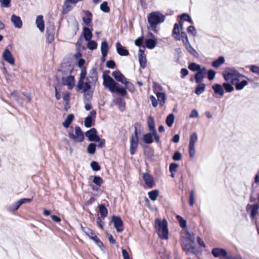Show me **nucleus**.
<instances>
[{
    "label": "nucleus",
    "instance_id": "nucleus-8",
    "mask_svg": "<svg viewBox=\"0 0 259 259\" xmlns=\"http://www.w3.org/2000/svg\"><path fill=\"white\" fill-rule=\"evenodd\" d=\"M31 198H22L9 206L8 210L9 211H14L19 209L21 205L26 203H29L32 201Z\"/></svg>",
    "mask_w": 259,
    "mask_h": 259
},
{
    "label": "nucleus",
    "instance_id": "nucleus-11",
    "mask_svg": "<svg viewBox=\"0 0 259 259\" xmlns=\"http://www.w3.org/2000/svg\"><path fill=\"white\" fill-rule=\"evenodd\" d=\"M85 136L90 142H95L99 140V136L97 134V131L95 128H92L85 133Z\"/></svg>",
    "mask_w": 259,
    "mask_h": 259
},
{
    "label": "nucleus",
    "instance_id": "nucleus-20",
    "mask_svg": "<svg viewBox=\"0 0 259 259\" xmlns=\"http://www.w3.org/2000/svg\"><path fill=\"white\" fill-rule=\"evenodd\" d=\"M116 48L117 53L122 56H126L129 55L128 51L124 47H123L121 44L117 42L116 44Z\"/></svg>",
    "mask_w": 259,
    "mask_h": 259
},
{
    "label": "nucleus",
    "instance_id": "nucleus-50",
    "mask_svg": "<svg viewBox=\"0 0 259 259\" xmlns=\"http://www.w3.org/2000/svg\"><path fill=\"white\" fill-rule=\"evenodd\" d=\"M96 145L94 143H90L87 148V151L91 154H93L96 151Z\"/></svg>",
    "mask_w": 259,
    "mask_h": 259
},
{
    "label": "nucleus",
    "instance_id": "nucleus-64",
    "mask_svg": "<svg viewBox=\"0 0 259 259\" xmlns=\"http://www.w3.org/2000/svg\"><path fill=\"white\" fill-rule=\"evenodd\" d=\"M106 66L107 68L113 69L115 67V63L113 60H108L106 62Z\"/></svg>",
    "mask_w": 259,
    "mask_h": 259
},
{
    "label": "nucleus",
    "instance_id": "nucleus-44",
    "mask_svg": "<svg viewBox=\"0 0 259 259\" xmlns=\"http://www.w3.org/2000/svg\"><path fill=\"white\" fill-rule=\"evenodd\" d=\"M99 212L102 217L105 218L107 215L108 210L104 204L99 205Z\"/></svg>",
    "mask_w": 259,
    "mask_h": 259
},
{
    "label": "nucleus",
    "instance_id": "nucleus-60",
    "mask_svg": "<svg viewBox=\"0 0 259 259\" xmlns=\"http://www.w3.org/2000/svg\"><path fill=\"white\" fill-rule=\"evenodd\" d=\"M187 32L191 33L193 36H195L197 34V31L194 26L191 25L188 27Z\"/></svg>",
    "mask_w": 259,
    "mask_h": 259
},
{
    "label": "nucleus",
    "instance_id": "nucleus-40",
    "mask_svg": "<svg viewBox=\"0 0 259 259\" xmlns=\"http://www.w3.org/2000/svg\"><path fill=\"white\" fill-rule=\"evenodd\" d=\"M172 33L174 35H176L175 38L176 39L178 40H180V31H179V26L178 24L175 23L174 24V29L172 30Z\"/></svg>",
    "mask_w": 259,
    "mask_h": 259
},
{
    "label": "nucleus",
    "instance_id": "nucleus-31",
    "mask_svg": "<svg viewBox=\"0 0 259 259\" xmlns=\"http://www.w3.org/2000/svg\"><path fill=\"white\" fill-rule=\"evenodd\" d=\"M143 142L147 144H150L153 142L152 138V132L144 135L143 137Z\"/></svg>",
    "mask_w": 259,
    "mask_h": 259
},
{
    "label": "nucleus",
    "instance_id": "nucleus-48",
    "mask_svg": "<svg viewBox=\"0 0 259 259\" xmlns=\"http://www.w3.org/2000/svg\"><path fill=\"white\" fill-rule=\"evenodd\" d=\"M139 57V61L140 63V67L144 69L146 67V56H138Z\"/></svg>",
    "mask_w": 259,
    "mask_h": 259
},
{
    "label": "nucleus",
    "instance_id": "nucleus-47",
    "mask_svg": "<svg viewBox=\"0 0 259 259\" xmlns=\"http://www.w3.org/2000/svg\"><path fill=\"white\" fill-rule=\"evenodd\" d=\"M88 41L87 44V48L90 50H94L97 48V43L94 41L90 39L87 40Z\"/></svg>",
    "mask_w": 259,
    "mask_h": 259
},
{
    "label": "nucleus",
    "instance_id": "nucleus-2",
    "mask_svg": "<svg viewBox=\"0 0 259 259\" xmlns=\"http://www.w3.org/2000/svg\"><path fill=\"white\" fill-rule=\"evenodd\" d=\"M165 19V16L159 11L152 12L147 16V21L149 25L147 28L155 32H157V26L163 23Z\"/></svg>",
    "mask_w": 259,
    "mask_h": 259
},
{
    "label": "nucleus",
    "instance_id": "nucleus-14",
    "mask_svg": "<svg viewBox=\"0 0 259 259\" xmlns=\"http://www.w3.org/2000/svg\"><path fill=\"white\" fill-rule=\"evenodd\" d=\"M259 209L258 204H255L253 205L248 204L246 206L247 211L250 213V217L251 219H254L258 213V210Z\"/></svg>",
    "mask_w": 259,
    "mask_h": 259
},
{
    "label": "nucleus",
    "instance_id": "nucleus-52",
    "mask_svg": "<svg viewBox=\"0 0 259 259\" xmlns=\"http://www.w3.org/2000/svg\"><path fill=\"white\" fill-rule=\"evenodd\" d=\"M100 9L105 13H108L110 11V8L108 6L107 2H104L100 5Z\"/></svg>",
    "mask_w": 259,
    "mask_h": 259
},
{
    "label": "nucleus",
    "instance_id": "nucleus-10",
    "mask_svg": "<svg viewBox=\"0 0 259 259\" xmlns=\"http://www.w3.org/2000/svg\"><path fill=\"white\" fill-rule=\"evenodd\" d=\"M112 222L117 232H121L123 230V224L121 219L118 216L114 215L112 217Z\"/></svg>",
    "mask_w": 259,
    "mask_h": 259
},
{
    "label": "nucleus",
    "instance_id": "nucleus-61",
    "mask_svg": "<svg viewBox=\"0 0 259 259\" xmlns=\"http://www.w3.org/2000/svg\"><path fill=\"white\" fill-rule=\"evenodd\" d=\"M189 154L191 158H193L195 155L196 151L195 146H188Z\"/></svg>",
    "mask_w": 259,
    "mask_h": 259
},
{
    "label": "nucleus",
    "instance_id": "nucleus-32",
    "mask_svg": "<svg viewBox=\"0 0 259 259\" xmlns=\"http://www.w3.org/2000/svg\"><path fill=\"white\" fill-rule=\"evenodd\" d=\"M198 84L195 88V93L196 95H200L204 91L205 84L201 82Z\"/></svg>",
    "mask_w": 259,
    "mask_h": 259
},
{
    "label": "nucleus",
    "instance_id": "nucleus-35",
    "mask_svg": "<svg viewBox=\"0 0 259 259\" xmlns=\"http://www.w3.org/2000/svg\"><path fill=\"white\" fill-rule=\"evenodd\" d=\"M188 52L192 55L194 57H197L198 56V53L197 51L192 47L190 43L187 44L185 45Z\"/></svg>",
    "mask_w": 259,
    "mask_h": 259
},
{
    "label": "nucleus",
    "instance_id": "nucleus-21",
    "mask_svg": "<svg viewBox=\"0 0 259 259\" xmlns=\"http://www.w3.org/2000/svg\"><path fill=\"white\" fill-rule=\"evenodd\" d=\"M35 23L37 27L38 28L40 32H43L45 29V24L42 15H38L36 17Z\"/></svg>",
    "mask_w": 259,
    "mask_h": 259
},
{
    "label": "nucleus",
    "instance_id": "nucleus-5",
    "mask_svg": "<svg viewBox=\"0 0 259 259\" xmlns=\"http://www.w3.org/2000/svg\"><path fill=\"white\" fill-rule=\"evenodd\" d=\"M155 224L156 232L159 237L162 239H167L168 235L167 221L165 219H163L162 221L159 219H156Z\"/></svg>",
    "mask_w": 259,
    "mask_h": 259
},
{
    "label": "nucleus",
    "instance_id": "nucleus-59",
    "mask_svg": "<svg viewBox=\"0 0 259 259\" xmlns=\"http://www.w3.org/2000/svg\"><path fill=\"white\" fill-rule=\"evenodd\" d=\"M47 41L48 43L50 44L54 40V34L52 32H50L49 30H47Z\"/></svg>",
    "mask_w": 259,
    "mask_h": 259
},
{
    "label": "nucleus",
    "instance_id": "nucleus-12",
    "mask_svg": "<svg viewBox=\"0 0 259 259\" xmlns=\"http://www.w3.org/2000/svg\"><path fill=\"white\" fill-rule=\"evenodd\" d=\"M82 1L83 0H65L63 5V13L66 14L71 11V7L70 4H73L75 6L78 2Z\"/></svg>",
    "mask_w": 259,
    "mask_h": 259
},
{
    "label": "nucleus",
    "instance_id": "nucleus-45",
    "mask_svg": "<svg viewBox=\"0 0 259 259\" xmlns=\"http://www.w3.org/2000/svg\"><path fill=\"white\" fill-rule=\"evenodd\" d=\"M148 196L150 199L152 201H155L157 199L158 195V191L157 190H154L148 192Z\"/></svg>",
    "mask_w": 259,
    "mask_h": 259
},
{
    "label": "nucleus",
    "instance_id": "nucleus-51",
    "mask_svg": "<svg viewBox=\"0 0 259 259\" xmlns=\"http://www.w3.org/2000/svg\"><path fill=\"white\" fill-rule=\"evenodd\" d=\"M232 84V83L224 82L223 83V87L226 92L230 93L234 90V88Z\"/></svg>",
    "mask_w": 259,
    "mask_h": 259
},
{
    "label": "nucleus",
    "instance_id": "nucleus-33",
    "mask_svg": "<svg viewBox=\"0 0 259 259\" xmlns=\"http://www.w3.org/2000/svg\"><path fill=\"white\" fill-rule=\"evenodd\" d=\"M81 229L84 233L91 239L92 237H94V235H95L94 232L88 227L81 226Z\"/></svg>",
    "mask_w": 259,
    "mask_h": 259
},
{
    "label": "nucleus",
    "instance_id": "nucleus-18",
    "mask_svg": "<svg viewBox=\"0 0 259 259\" xmlns=\"http://www.w3.org/2000/svg\"><path fill=\"white\" fill-rule=\"evenodd\" d=\"M11 21L14 24V26L15 28L18 29H20L22 28L23 23L20 17L15 14H13L11 16Z\"/></svg>",
    "mask_w": 259,
    "mask_h": 259
},
{
    "label": "nucleus",
    "instance_id": "nucleus-38",
    "mask_svg": "<svg viewBox=\"0 0 259 259\" xmlns=\"http://www.w3.org/2000/svg\"><path fill=\"white\" fill-rule=\"evenodd\" d=\"M85 14L86 15V17H84L82 18L83 22L87 25H88L90 24L92 21V13L89 11H86L85 12Z\"/></svg>",
    "mask_w": 259,
    "mask_h": 259
},
{
    "label": "nucleus",
    "instance_id": "nucleus-1",
    "mask_svg": "<svg viewBox=\"0 0 259 259\" xmlns=\"http://www.w3.org/2000/svg\"><path fill=\"white\" fill-rule=\"evenodd\" d=\"M87 72L85 68L81 70L80 76L76 86L78 91H81L83 93L94 92L90 91L92 87H95L98 80L97 72L95 68H93L89 72V75L85 78Z\"/></svg>",
    "mask_w": 259,
    "mask_h": 259
},
{
    "label": "nucleus",
    "instance_id": "nucleus-3",
    "mask_svg": "<svg viewBox=\"0 0 259 259\" xmlns=\"http://www.w3.org/2000/svg\"><path fill=\"white\" fill-rule=\"evenodd\" d=\"M103 85L112 93H117L121 96H125L127 94L125 88H119L117 83L109 75L103 74Z\"/></svg>",
    "mask_w": 259,
    "mask_h": 259
},
{
    "label": "nucleus",
    "instance_id": "nucleus-41",
    "mask_svg": "<svg viewBox=\"0 0 259 259\" xmlns=\"http://www.w3.org/2000/svg\"><path fill=\"white\" fill-rule=\"evenodd\" d=\"M101 51L102 55H105L107 54L108 51V45L106 40L101 42Z\"/></svg>",
    "mask_w": 259,
    "mask_h": 259
},
{
    "label": "nucleus",
    "instance_id": "nucleus-6",
    "mask_svg": "<svg viewBox=\"0 0 259 259\" xmlns=\"http://www.w3.org/2000/svg\"><path fill=\"white\" fill-rule=\"evenodd\" d=\"M138 130L137 127L135 126L134 133L132 135L130 139V151L131 155H134L135 153L136 150L138 147Z\"/></svg>",
    "mask_w": 259,
    "mask_h": 259
},
{
    "label": "nucleus",
    "instance_id": "nucleus-30",
    "mask_svg": "<svg viewBox=\"0 0 259 259\" xmlns=\"http://www.w3.org/2000/svg\"><path fill=\"white\" fill-rule=\"evenodd\" d=\"M74 117V116L73 114H69V115H68L67 118L65 119L64 121L62 123L63 126L65 128H68L70 126L72 121H73Z\"/></svg>",
    "mask_w": 259,
    "mask_h": 259
},
{
    "label": "nucleus",
    "instance_id": "nucleus-7",
    "mask_svg": "<svg viewBox=\"0 0 259 259\" xmlns=\"http://www.w3.org/2000/svg\"><path fill=\"white\" fill-rule=\"evenodd\" d=\"M68 137L71 139L79 143L82 142L84 140L83 133L78 126H76L75 128V135L72 132H70L68 133Z\"/></svg>",
    "mask_w": 259,
    "mask_h": 259
},
{
    "label": "nucleus",
    "instance_id": "nucleus-55",
    "mask_svg": "<svg viewBox=\"0 0 259 259\" xmlns=\"http://www.w3.org/2000/svg\"><path fill=\"white\" fill-rule=\"evenodd\" d=\"M93 182L94 183L96 184L97 186H101L103 183V180L100 177L95 176L94 177Z\"/></svg>",
    "mask_w": 259,
    "mask_h": 259
},
{
    "label": "nucleus",
    "instance_id": "nucleus-53",
    "mask_svg": "<svg viewBox=\"0 0 259 259\" xmlns=\"http://www.w3.org/2000/svg\"><path fill=\"white\" fill-rule=\"evenodd\" d=\"M116 103L118 105L119 109L123 111L125 109V103L123 102L121 98H118L116 100Z\"/></svg>",
    "mask_w": 259,
    "mask_h": 259
},
{
    "label": "nucleus",
    "instance_id": "nucleus-24",
    "mask_svg": "<svg viewBox=\"0 0 259 259\" xmlns=\"http://www.w3.org/2000/svg\"><path fill=\"white\" fill-rule=\"evenodd\" d=\"M10 96H12L14 99L15 100L18 104L22 105L24 99L22 97L23 95H22V93L20 94L17 91H14L11 93Z\"/></svg>",
    "mask_w": 259,
    "mask_h": 259
},
{
    "label": "nucleus",
    "instance_id": "nucleus-58",
    "mask_svg": "<svg viewBox=\"0 0 259 259\" xmlns=\"http://www.w3.org/2000/svg\"><path fill=\"white\" fill-rule=\"evenodd\" d=\"M215 71L212 69H209L207 71V78L209 80H212L214 78Z\"/></svg>",
    "mask_w": 259,
    "mask_h": 259
},
{
    "label": "nucleus",
    "instance_id": "nucleus-27",
    "mask_svg": "<svg viewBox=\"0 0 259 259\" xmlns=\"http://www.w3.org/2000/svg\"><path fill=\"white\" fill-rule=\"evenodd\" d=\"M147 125L149 130L151 132L156 131L154 118L151 116H149L148 118Z\"/></svg>",
    "mask_w": 259,
    "mask_h": 259
},
{
    "label": "nucleus",
    "instance_id": "nucleus-46",
    "mask_svg": "<svg viewBox=\"0 0 259 259\" xmlns=\"http://www.w3.org/2000/svg\"><path fill=\"white\" fill-rule=\"evenodd\" d=\"M122 84H124L125 89L130 92L132 93L134 92L135 87L132 83L125 80Z\"/></svg>",
    "mask_w": 259,
    "mask_h": 259
},
{
    "label": "nucleus",
    "instance_id": "nucleus-23",
    "mask_svg": "<svg viewBox=\"0 0 259 259\" xmlns=\"http://www.w3.org/2000/svg\"><path fill=\"white\" fill-rule=\"evenodd\" d=\"M157 40L156 38H148L145 41V47L149 49H154L157 45Z\"/></svg>",
    "mask_w": 259,
    "mask_h": 259
},
{
    "label": "nucleus",
    "instance_id": "nucleus-15",
    "mask_svg": "<svg viewBox=\"0 0 259 259\" xmlns=\"http://www.w3.org/2000/svg\"><path fill=\"white\" fill-rule=\"evenodd\" d=\"M62 83L64 85H67L68 89L71 90L74 84V78L72 75H69L66 77H62Z\"/></svg>",
    "mask_w": 259,
    "mask_h": 259
},
{
    "label": "nucleus",
    "instance_id": "nucleus-29",
    "mask_svg": "<svg viewBox=\"0 0 259 259\" xmlns=\"http://www.w3.org/2000/svg\"><path fill=\"white\" fill-rule=\"evenodd\" d=\"M72 70V67L70 64L64 63L61 65L60 69H58L59 71L65 72L66 74L70 73Z\"/></svg>",
    "mask_w": 259,
    "mask_h": 259
},
{
    "label": "nucleus",
    "instance_id": "nucleus-62",
    "mask_svg": "<svg viewBox=\"0 0 259 259\" xmlns=\"http://www.w3.org/2000/svg\"><path fill=\"white\" fill-rule=\"evenodd\" d=\"M182 155L179 151H176L172 158L174 160L179 161L182 159Z\"/></svg>",
    "mask_w": 259,
    "mask_h": 259
},
{
    "label": "nucleus",
    "instance_id": "nucleus-4",
    "mask_svg": "<svg viewBox=\"0 0 259 259\" xmlns=\"http://www.w3.org/2000/svg\"><path fill=\"white\" fill-rule=\"evenodd\" d=\"M222 74L226 81L231 80V83L235 85L236 90H241L243 89V81L239 82V80L238 79V77L242 75L237 71L231 68H228L225 69Z\"/></svg>",
    "mask_w": 259,
    "mask_h": 259
},
{
    "label": "nucleus",
    "instance_id": "nucleus-22",
    "mask_svg": "<svg viewBox=\"0 0 259 259\" xmlns=\"http://www.w3.org/2000/svg\"><path fill=\"white\" fill-rule=\"evenodd\" d=\"M81 35L85 40H90L93 36L92 30L88 27H84Z\"/></svg>",
    "mask_w": 259,
    "mask_h": 259
},
{
    "label": "nucleus",
    "instance_id": "nucleus-13",
    "mask_svg": "<svg viewBox=\"0 0 259 259\" xmlns=\"http://www.w3.org/2000/svg\"><path fill=\"white\" fill-rule=\"evenodd\" d=\"M93 95V92L89 93H85L83 94V103L85 104L84 108L87 111H89L92 108L90 102L92 99Z\"/></svg>",
    "mask_w": 259,
    "mask_h": 259
},
{
    "label": "nucleus",
    "instance_id": "nucleus-57",
    "mask_svg": "<svg viewBox=\"0 0 259 259\" xmlns=\"http://www.w3.org/2000/svg\"><path fill=\"white\" fill-rule=\"evenodd\" d=\"M94 121V120L91 119L90 117H87L84 120V126L87 127H90L92 126Z\"/></svg>",
    "mask_w": 259,
    "mask_h": 259
},
{
    "label": "nucleus",
    "instance_id": "nucleus-36",
    "mask_svg": "<svg viewBox=\"0 0 259 259\" xmlns=\"http://www.w3.org/2000/svg\"><path fill=\"white\" fill-rule=\"evenodd\" d=\"M188 68L192 71L197 72L202 69L199 64H196L194 62L189 63L188 65Z\"/></svg>",
    "mask_w": 259,
    "mask_h": 259
},
{
    "label": "nucleus",
    "instance_id": "nucleus-39",
    "mask_svg": "<svg viewBox=\"0 0 259 259\" xmlns=\"http://www.w3.org/2000/svg\"><path fill=\"white\" fill-rule=\"evenodd\" d=\"M198 140L197 134L194 132L191 134L190 138L189 146H195V143Z\"/></svg>",
    "mask_w": 259,
    "mask_h": 259
},
{
    "label": "nucleus",
    "instance_id": "nucleus-17",
    "mask_svg": "<svg viewBox=\"0 0 259 259\" xmlns=\"http://www.w3.org/2000/svg\"><path fill=\"white\" fill-rule=\"evenodd\" d=\"M212 254L215 257H225L227 255V252L225 249L221 248H214L211 250Z\"/></svg>",
    "mask_w": 259,
    "mask_h": 259
},
{
    "label": "nucleus",
    "instance_id": "nucleus-16",
    "mask_svg": "<svg viewBox=\"0 0 259 259\" xmlns=\"http://www.w3.org/2000/svg\"><path fill=\"white\" fill-rule=\"evenodd\" d=\"M206 72V68L205 67H203L202 69L195 74L194 77L197 83H201L202 81Z\"/></svg>",
    "mask_w": 259,
    "mask_h": 259
},
{
    "label": "nucleus",
    "instance_id": "nucleus-9",
    "mask_svg": "<svg viewBox=\"0 0 259 259\" xmlns=\"http://www.w3.org/2000/svg\"><path fill=\"white\" fill-rule=\"evenodd\" d=\"M2 58L4 60L11 65L15 64V60L8 47H6L3 53Z\"/></svg>",
    "mask_w": 259,
    "mask_h": 259
},
{
    "label": "nucleus",
    "instance_id": "nucleus-54",
    "mask_svg": "<svg viewBox=\"0 0 259 259\" xmlns=\"http://www.w3.org/2000/svg\"><path fill=\"white\" fill-rule=\"evenodd\" d=\"M181 20H184L185 21H188L190 23H193V21L191 18V17L186 13H184L182 14L180 16Z\"/></svg>",
    "mask_w": 259,
    "mask_h": 259
},
{
    "label": "nucleus",
    "instance_id": "nucleus-19",
    "mask_svg": "<svg viewBox=\"0 0 259 259\" xmlns=\"http://www.w3.org/2000/svg\"><path fill=\"white\" fill-rule=\"evenodd\" d=\"M143 177L146 185L148 188H152L154 186V179L150 174L144 173Z\"/></svg>",
    "mask_w": 259,
    "mask_h": 259
},
{
    "label": "nucleus",
    "instance_id": "nucleus-43",
    "mask_svg": "<svg viewBox=\"0 0 259 259\" xmlns=\"http://www.w3.org/2000/svg\"><path fill=\"white\" fill-rule=\"evenodd\" d=\"M176 219L181 228L184 229L186 227L187 221L183 217L179 215H177L176 216Z\"/></svg>",
    "mask_w": 259,
    "mask_h": 259
},
{
    "label": "nucleus",
    "instance_id": "nucleus-42",
    "mask_svg": "<svg viewBox=\"0 0 259 259\" xmlns=\"http://www.w3.org/2000/svg\"><path fill=\"white\" fill-rule=\"evenodd\" d=\"M174 120H175V115H174V114L171 113V114H169L167 116V117L166 118L165 122H166V124L169 127H171L174 123Z\"/></svg>",
    "mask_w": 259,
    "mask_h": 259
},
{
    "label": "nucleus",
    "instance_id": "nucleus-25",
    "mask_svg": "<svg viewBox=\"0 0 259 259\" xmlns=\"http://www.w3.org/2000/svg\"><path fill=\"white\" fill-rule=\"evenodd\" d=\"M112 75L117 81L120 82L121 83H123L126 80L124 76L119 70L113 71L112 73Z\"/></svg>",
    "mask_w": 259,
    "mask_h": 259
},
{
    "label": "nucleus",
    "instance_id": "nucleus-37",
    "mask_svg": "<svg viewBox=\"0 0 259 259\" xmlns=\"http://www.w3.org/2000/svg\"><path fill=\"white\" fill-rule=\"evenodd\" d=\"M160 106H163L165 102V95L163 93L158 92L156 94Z\"/></svg>",
    "mask_w": 259,
    "mask_h": 259
},
{
    "label": "nucleus",
    "instance_id": "nucleus-28",
    "mask_svg": "<svg viewBox=\"0 0 259 259\" xmlns=\"http://www.w3.org/2000/svg\"><path fill=\"white\" fill-rule=\"evenodd\" d=\"M91 240L95 242L103 252H105V247L104 244L96 235H94V237H92Z\"/></svg>",
    "mask_w": 259,
    "mask_h": 259
},
{
    "label": "nucleus",
    "instance_id": "nucleus-26",
    "mask_svg": "<svg viewBox=\"0 0 259 259\" xmlns=\"http://www.w3.org/2000/svg\"><path fill=\"white\" fill-rule=\"evenodd\" d=\"M212 89L214 91V94L216 95L223 96L224 95V89L223 87L220 84H214L212 86Z\"/></svg>",
    "mask_w": 259,
    "mask_h": 259
},
{
    "label": "nucleus",
    "instance_id": "nucleus-49",
    "mask_svg": "<svg viewBox=\"0 0 259 259\" xmlns=\"http://www.w3.org/2000/svg\"><path fill=\"white\" fill-rule=\"evenodd\" d=\"M180 36V40L182 39L184 46L189 43L187 35L185 32H182Z\"/></svg>",
    "mask_w": 259,
    "mask_h": 259
},
{
    "label": "nucleus",
    "instance_id": "nucleus-56",
    "mask_svg": "<svg viewBox=\"0 0 259 259\" xmlns=\"http://www.w3.org/2000/svg\"><path fill=\"white\" fill-rule=\"evenodd\" d=\"M91 166L92 169L94 171H99L101 168V167H100V165L99 164V163L95 161H93L91 162Z\"/></svg>",
    "mask_w": 259,
    "mask_h": 259
},
{
    "label": "nucleus",
    "instance_id": "nucleus-63",
    "mask_svg": "<svg viewBox=\"0 0 259 259\" xmlns=\"http://www.w3.org/2000/svg\"><path fill=\"white\" fill-rule=\"evenodd\" d=\"M195 203V198H194V191L193 190H191L190 191V199H189V204L191 206H193Z\"/></svg>",
    "mask_w": 259,
    "mask_h": 259
},
{
    "label": "nucleus",
    "instance_id": "nucleus-34",
    "mask_svg": "<svg viewBox=\"0 0 259 259\" xmlns=\"http://www.w3.org/2000/svg\"><path fill=\"white\" fill-rule=\"evenodd\" d=\"M225 62V58L223 56H220L217 59L213 61L212 65L215 68L220 67Z\"/></svg>",
    "mask_w": 259,
    "mask_h": 259
}]
</instances>
